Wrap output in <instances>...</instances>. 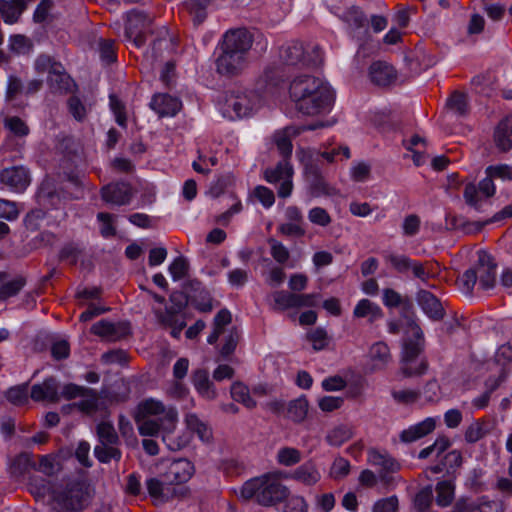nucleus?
<instances>
[{"label": "nucleus", "instance_id": "nucleus-27", "mask_svg": "<svg viewBox=\"0 0 512 512\" xmlns=\"http://www.w3.org/2000/svg\"><path fill=\"white\" fill-rule=\"evenodd\" d=\"M47 82L52 91L59 93L70 92L74 86L72 78L66 73L61 63L53 68L52 74L48 75Z\"/></svg>", "mask_w": 512, "mask_h": 512}, {"label": "nucleus", "instance_id": "nucleus-35", "mask_svg": "<svg viewBox=\"0 0 512 512\" xmlns=\"http://www.w3.org/2000/svg\"><path fill=\"white\" fill-rule=\"evenodd\" d=\"M37 199L43 206L57 208L61 203V194L50 181H44L37 192Z\"/></svg>", "mask_w": 512, "mask_h": 512}, {"label": "nucleus", "instance_id": "nucleus-52", "mask_svg": "<svg viewBox=\"0 0 512 512\" xmlns=\"http://www.w3.org/2000/svg\"><path fill=\"white\" fill-rule=\"evenodd\" d=\"M153 312L158 323L164 328H170L183 321L178 317L179 312L171 310L169 308H166L165 311H162L160 309H154Z\"/></svg>", "mask_w": 512, "mask_h": 512}, {"label": "nucleus", "instance_id": "nucleus-4", "mask_svg": "<svg viewBox=\"0 0 512 512\" xmlns=\"http://www.w3.org/2000/svg\"><path fill=\"white\" fill-rule=\"evenodd\" d=\"M497 263L494 258L486 251L477 252V261L473 267L466 270L457 280L460 289L471 294L477 281L480 288L489 290L496 284Z\"/></svg>", "mask_w": 512, "mask_h": 512}, {"label": "nucleus", "instance_id": "nucleus-63", "mask_svg": "<svg viewBox=\"0 0 512 512\" xmlns=\"http://www.w3.org/2000/svg\"><path fill=\"white\" fill-rule=\"evenodd\" d=\"M399 508L398 497L392 495L376 501L372 507V512H397Z\"/></svg>", "mask_w": 512, "mask_h": 512}, {"label": "nucleus", "instance_id": "nucleus-53", "mask_svg": "<svg viewBox=\"0 0 512 512\" xmlns=\"http://www.w3.org/2000/svg\"><path fill=\"white\" fill-rule=\"evenodd\" d=\"M341 19L355 28H362L367 23L365 14L355 6L348 8L341 16Z\"/></svg>", "mask_w": 512, "mask_h": 512}, {"label": "nucleus", "instance_id": "nucleus-20", "mask_svg": "<svg viewBox=\"0 0 512 512\" xmlns=\"http://www.w3.org/2000/svg\"><path fill=\"white\" fill-rule=\"evenodd\" d=\"M417 303L423 312L432 320L439 321L444 317L445 310L440 300L430 291L419 290L416 296Z\"/></svg>", "mask_w": 512, "mask_h": 512}, {"label": "nucleus", "instance_id": "nucleus-50", "mask_svg": "<svg viewBox=\"0 0 512 512\" xmlns=\"http://www.w3.org/2000/svg\"><path fill=\"white\" fill-rule=\"evenodd\" d=\"M352 437V430L341 425L332 429L326 436L327 442L332 446H341Z\"/></svg>", "mask_w": 512, "mask_h": 512}, {"label": "nucleus", "instance_id": "nucleus-34", "mask_svg": "<svg viewBox=\"0 0 512 512\" xmlns=\"http://www.w3.org/2000/svg\"><path fill=\"white\" fill-rule=\"evenodd\" d=\"M192 382L198 393L208 399L213 400L217 396L216 389L209 379V374L204 369H197L192 374Z\"/></svg>", "mask_w": 512, "mask_h": 512}, {"label": "nucleus", "instance_id": "nucleus-55", "mask_svg": "<svg viewBox=\"0 0 512 512\" xmlns=\"http://www.w3.org/2000/svg\"><path fill=\"white\" fill-rule=\"evenodd\" d=\"M274 300V310H286L290 308H295V300L294 293H289L287 291H276L273 293Z\"/></svg>", "mask_w": 512, "mask_h": 512}, {"label": "nucleus", "instance_id": "nucleus-13", "mask_svg": "<svg viewBox=\"0 0 512 512\" xmlns=\"http://www.w3.org/2000/svg\"><path fill=\"white\" fill-rule=\"evenodd\" d=\"M0 183L13 192L22 193L31 183L30 171L24 166H11L0 171Z\"/></svg>", "mask_w": 512, "mask_h": 512}, {"label": "nucleus", "instance_id": "nucleus-43", "mask_svg": "<svg viewBox=\"0 0 512 512\" xmlns=\"http://www.w3.org/2000/svg\"><path fill=\"white\" fill-rule=\"evenodd\" d=\"M210 0H186L185 6L193 17L195 25H200L206 19V9Z\"/></svg>", "mask_w": 512, "mask_h": 512}, {"label": "nucleus", "instance_id": "nucleus-5", "mask_svg": "<svg viewBox=\"0 0 512 512\" xmlns=\"http://www.w3.org/2000/svg\"><path fill=\"white\" fill-rule=\"evenodd\" d=\"M279 59L284 66L298 70L314 68L323 62L322 51L318 45L305 46L299 41L282 45Z\"/></svg>", "mask_w": 512, "mask_h": 512}, {"label": "nucleus", "instance_id": "nucleus-12", "mask_svg": "<svg viewBox=\"0 0 512 512\" xmlns=\"http://www.w3.org/2000/svg\"><path fill=\"white\" fill-rule=\"evenodd\" d=\"M248 56L227 49H221L216 59V71L227 77L237 76L247 67Z\"/></svg>", "mask_w": 512, "mask_h": 512}, {"label": "nucleus", "instance_id": "nucleus-33", "mask_svg": "<svg viewBox=\"0 0 512 512\" xmlns=\"http://www.w3.org/2000/svg\"><path fill=\"white\" fill-rule=\"evenodd\" d=\"M367 460L372 466L381 467L380 472H397L400 469V464L393 457L375 448L368 450Z\"/></svg>", "mask_w": 512, "mask_h": 512}, {"label": "nucleus", "instance_id": "nucleus-64", "mask_svg": "<svg viewBox=\"0 0 512 512\" xmlns=\"http://www.w3.org/2000/svg\"><path fill=\"white\" fill-rule=\"evenodd\" d=\"M454 512H483L480 498L477 500L458 499L454 505Z\"/></svg>", "mask_w": 512, "mask_h": 512}, {"label": "nucleus", "instance_id": "nucleus-2", "mask_svg": "<svg viewBox=\"0 0 512 512\" xmlns=\"http://www.w3.org/2000/svg\"><path fill=\"white\" fill-rule=\"evenodd\" d=\"M284 473L270 472L246 481L241 488V497L245 500L255 498L262 506H273L283 502L289 496V489L282 484Z\"/></svg>", "mask_w": 512, "mask_h": 512}, {"label": "nucleus", "instance_id": "nucleus-46", "mask_svg": "<svg viewBox=\"0 0 512 512\" xmlns=\"http://www.w3.org/2000/svg\"><path fill=\"white\" fill-rule=\"evenodd\" d=\"M96 434L99 442H105L108 444H120V438L113 424L110 422H100L96 427Z\"/></svg>", "mask_w": 512, "mask_h": 512}, {"label": "nucleus", "instance_id": "nucleus-15", "mask_svg": "<svg viewBox=\"0 0 512 512\" xmlns=\"http://www.w3.org/2000/svg\"><path fill=\"white\" fill-rule=\"evenodd\" d=\"M321 82H323L321 79L309 74L294 77L290 83L289 95L295 106L297 107L300 101L306 99L308 94L321 87Z\"/></svg>", "mask_w": 512, "mask_h": 512}, {"label": "nucleus", "instance_id": "nucleus-18", "mask_svg": "<svg viewBox=\"0 0 512 512\" xmlns=\"http://www.w3.org/2000/svg\"><path fill=\"white\" fill-rule=\"evenodd\" d=\"M305 175L309 185V192L313 197L333 196L337 190L324 179L320 168L314 163L305 165Z\"/></svg>", "mask_w": 512, "mask_h": 512}, {"label": "nucleus", "instance_id": "nucleus-51", "mask_svg": "<svg viewBox=\"0 0 512 512\" xmlns=\"http://www.w3.org/2000/svg\"><path fill=\"white\" fill-rule=\"evenodd\" d=\"M276 459L283 466H293L301 461V452L292 447H283L278 450Z\"/></svg>", "mask_w": 512, "mask_h": 512}, {"label": "nucleus", "instance_id": "nucleus-38", "mask_svg": "<svg viewBox=\"0 0 512 512\" xmlns=\"http://www.w3.org/2000/svg\"><path fill=\"white\" fill-rule=\"evenodd\" d=\"M32 469H36V463L33 460L32 454L23 452L12 461L10 465V474L14 478H21Z\"/></svg>", "mask_w": 512, "mask_h": 512}, {"label": "nucleus", "instance_id": "nucleus-40", "mask_svg": "<svg viewBox=\"0 0 512 512\" xmlns=\"http://www.w3.org/2000/svg\"><path fill=\"white\" fill-rule=\"evenodd\" d=\"M372 370H382L391 360L389 347L384 342H377L370 349Z\"/></svg>", "mask_w": 512, "mask_h": 512}, {"label": "nucleus", "instance_id": "nucleus-10", "mask_svg": "<svg viewBox=\"0 0 512 512\" xmlns=\"http://www.w3.org/2000/svg\"><path fill=\"white\" fill-rule=\"evenodd\" d=\"M88 391L89 392L83 393L79 402L74 403L75 407L87 414H93L99 410L105 409V400H108L110 403H112L125 401L127 398L126 395L118 396L114 393L108 394L105 390H102L101 393H98L96 390L88 388Z\"/></svg>", "mask_w": 512, "mask_h": 512}, {"label": "nucleus", "instance_id": "nucleus-56", "mask_svg": "<svg viewBox=\"0 0 512 512\" xmlns=\"http://www.w3.org/2000/svg\"><path fill=\"white\" fill-rule=\"evenodd\" d=\"M189 263L183 256H179L169 265V273L174 281L185 278L188 274Z\"/></svg>", "mask_w": 512, "mask_h": 512}, {"label": "nucleus", "instance_id": "nucleus-30", "mask_svg": "<svg viewBox=\"0 0 512 512\" xmlns=\"http://www.w3.org/2000/svg\"><path fill=\"white\" fill-rule=\"evenodd\" d=\"M189 288L195 294L190 293L191 304L200 312H210L213 309L212 297L210 293L201 288L199 281L189 282Z\"/></svg>", "mask_w": 512, "mask_h": 512}, {"label": "nucleus", "instance_id": "nucleus-31", "mask_svg": "<svg viewBox=\"0 0 512 512\" xmlns=\"http://www.w3.org/2000/svg\"><path fill=\"white\" fill-rule=\"evenodd\" d=\"M26 8V0H0V15L6 24L16 23Z\"/></svg>", "mask_w": 512, "mask_h": 512}, {"label": "nucleus", "instance_id": "nucleus-16", "mask_svg": "<svg viewBox=\"0 0 512 512\" xmlns=\"http://www.w3.org/2000/svg\"><path fill=\"white\" fill-rule=\"evenodd\" d=\"M151 19L146 13L140 10H131L127 14V22L125 27V34L129 39H132L137 47L144 44L145 39L142 35L143 30L148 28Z\"/></svg>", "mask_w": 512, "mask_h": 512}, {"label": "nucleus", "instance_id": "nucleus-37", "mask_svg": "<svg viewBox=\"0 0 512 512\" xmlns=\"http://www.w3.org/2000/svg\"><path fill=\"white\" fill-rule=\"evenodd\" d=\"M189 430L196 433L202 442L209 443L212 440V429L209 425L200 419L196 414L189 413L185 418Z\"/></svg>", "mask_w": 512, "mask_h": 512}, {"label": "nucleus", "instance_id": "nucleus-32", "mask_svg": "<svg viewBox=\"0 0 512 512\" xmlns=\"http://www.w3.org/2000/svg\"><path fill=\"white\" fill-rule=\"evenodd\" d=\"M512 115L505 117L496 127L494 133V142L496 147L507 152L512 148Z\"/></svg>", "mask_w": 512, "mask_h": 512}, {"label": "nucleus", "instance_id": "nucleus-8", "mask_svg": "<svg viewBox=\"0 0 512 512\" xmlns=\"http://www.w3.org/2000/svg\"><path fill=\"white\" fill-rule=\"evenodd\" d=\"M146 489L155 504H162L174 498L184 497L187 490L173 485L165 474L146 480Z\"/></svg>", "mask_w": 512, "mask_h": 512}, {"label": "nucleus", "instance_id": "nucleus-44", "mask_svg": "<svg viewBox=\"0 0 512 512\" xmlns=\"http://www.w3.org/2000/svg\"><path fill=\"white\" fill-rule=\"evenodd\" d=\"M308 413V401L305 397H299L295 400L290 401L287 414L288 417L294 422L303 421Z\"/></svg>", "mask_w": 512, "mask_h": 512}, {"label": "nucleus", "instance_id": "nucleus-54", "mask_svg": "<svg viewBox=\"0 0 512 512\" xmlns=\"http://www.w3.org/2000/svg\"><path fill=\"white\" fill-rule=\"evenodd\" d=\"M25 279L23 277H17L11 281H8L0 286V300H6L19 293L24 287Z\"/></svg>", "mask_w": 512, "mask_h": 512}, {"label": "nucleus", "instance_id": "nucleus-14", "mask_svg": "<svg viewBox=\"0 0 512 512\" xmlns=\"http://www.w3.org/2000/svg\"><path fill=\"white\" fill-rule=\"evenodd\" d=\"M252 44V34L245 28H237L229 30L224 34L221 49H227L248 56Z\"/></svg>", "mask_w": 512, "mask_h": 512}, {"label": "nucleus", "instance_id": "nucleus-41", "mask_svg": "<svg viewBox=\"0 0 512 512\" xmlns=\"http://www.w3.org/2000/svg\"><path fill=\"white\" fill-rule=\"evenodd\" d=\"M415 339H409L405 342L402 361H414L421 353L424 345L423 333L419 328L414 331Z\"/></svg>", "mask_w": 512, "mask_h": 512}, {"label": "nucleus", "instance_id": "nucleus-61", "mask_svg": "<svg viewBox=\"0 0 512 512\" xmlns=\"http://www.w3.org/2000/svg\"><path fill=\"white\" fill-rule=\"evenodd\" d=\"M268 243L270 245V253L273 259L279 264L286 263L290 257L289 250L281 242L273 238H270Z\"/></svg>", "mask_w": 512, "mask_h": 512}, {"label": "nucleus", "instance_id": "nucleus-29", "mask_svg": "<svg viewBox=\"0 0 512 512\" xmlns=\"http://www.w3.org/2000/svg\"><path fill=\"white\" fill-rule=\"evenodd\" d=\"M300 130V128L295 126H287L284 129L275 132L274 141L280 154L283 156V159L288 160L291 156L293 148L291 139L299 135Z\"/></svg>", "mask_w": 512, "mask_h": 512}, {"label": "nucleus", "instance_id": "nucleus-59", "mask_svg": "<svg viewBox=\"0 0 512 512\" xmlns=\"http://www.w3.org/2000/svg\"><path fill=\"white\" fill-rule=\"evenodd\" d=\"M350 472V463L343 457H337L330 468L329 476L335 480L345 478Z\"/></svg>", "mask_w": 512, "mask_h": 512}, {"label": "nucleus", "instance_id": "nucleus-3", "mask_svg": "<svg viewBox=\"0 0 512 512\" xmlns=\"http://www.w3.org/2000/svg\"><path fill=\"white\" fill-rule=\"evenodd\" d=\"M93 497V487L83 478L70 479L63 487L51 491L56 512H82L90 506Z\"/></svg>", "mask_w": 512, "mask_h": 512}, {"label": "nucleus", "instance_id": "nucleus-48", "mask_svg": "<svg viewBox=\"0 0 512 512\" xmlns=\"http://www.w3.org/2000/svg\"><path fill=\"white\" fill-rule=\"evenodd\" d=\"M232 398L242 403L245 407L252 409L256 406V402L251 398L249 389L243 383L235 382L231 386Z\"/></svg>", "mask_w": 512, "mask_h": 512}, {"label": "nucleus", "instance_id": "nucleus-1", "mask_svg": "<svg viewBox=\"0 0 512 512\" xmlns=\"http://www.w3.org/2000/svg\"><path fill=\"white\" fill-rule=\"evenodd\" d=\"M178 413L173 407H166L161 401L147 399L139 404L136 423L140 435H162V441L170 451L185 448L190 438L186 433L175 435Z\"/></svg>", "mask_w": 512, "mask_h": 512}, {"label": "nucleus", "instance_id": "nucleus-9", "mask_svg": "<svg viewBox=\"0 0 512 512\" xmlns=\"http://www.w3.org/2000/svg\"><path fill=\"white\" fill-rule=\"evenodd\" d=\"M306 99L300 101L296 109L306 115H315L328 110L333 101L334 93L330 86L326 83L321 82V87L308 94Z\"/></svg>", "mask_w": 512, "mask_h": 512}, {"label": "nucleus", "instance_id": "nucleus-23", "mask_svg": "<svg viewBox=\"0 0 512 512\" xmlns=\"http://www.w3.org/2000/svg\"><path fill=\"white\" fill-rule=\"evenodd\" d=\"M305 486H314L321 480V473L313 461H307L298 466L291 474L286 475Z\"/></svg>", "mask_w": 512, "mask_h": 512}, {"label": "nucleus", "instance_id": "nucleus-11", "mask_svg": "<svg viewBox=\"0 0 512 512\" xmlns=\"http://www.w3.org/2000/svg\"><path fill=\"white\" fill-rule=\"evenodd\" d=\"M293 168L288 160L283 159L276 167L268 168L264 172L265 179L270 183L281 182L278 188V196L286 198L291 195Z\"/></svg>", "mask_w": 512, "mask_h": 512}, {"label": "nucleus", "instance_id": "nucleus-6", "mask_svg": "<svg viewBox=\"0 0 512 512\" xmlns=\"http://www.w3.org/2000/svg\"><path fill=\"white\" fill-rule=\"evenodd\" d=\"M259 104V96L253 91L233 89L226 93L223 114L230 119L251 115Z\"/></svg>", "mask_w": 512, "mask_h": 512}, {"label": "nucleus", "instance_id": "nucleus-28", "mask_svg": "<svg viewBox=\"0 0 512 512\" xmlns=\"http://www.w3.org/2000/svg\"><path fill=\"white\" fill-rule=\"evenodd\" d=\"M435 427V420L433 418H426L425 420L403 430L400 434V439L405 443L414 442L431 433Z\"/></svg>", "mask_w": 512, "mask_h": 512}, {"label": "nucleus", "instance_id": "nucleus-49", "mask_svg": "<svg viewBox=\"0 0 512 512\" xmlns=\"http://www.w3.org/2000/svg\"><path fill=\"white\" fill-rule=\"evenodd\" d=\"M5 396L13 405H24L28 402V383L10 387Z\"/></svg>", "mask_w": 512, "mask_h": 512}, {"label": "nucleus", "instance_id": "nucleus-36", "mask_svg": "<svg viewBox=\"0 0 512 512\" xmlns=\"http://www.w3.org/2000/svg\"><path fill=\"white\" fill-rule=\"evenodd\" d=\"M463 198L465 203L477 212H483L485 205L489 203L474 183L465 185Z\"/></svg>", "mask_w": 512, "mask_h": 512}, {"label": "nucleus", "instance_id": "nucleus-26", "mask_svg": "<svg viewBox=\"0 0 512 512\" xmlns=\"http://www.w3.org/2000/svg\"><path fill=\"white\" fill-rule=\"evenodd\" d=\"M175 49V44L170 37H162L155 40L145 55L144 63L148 66H153L154 62L162 60L165 53H171Z\"/></svg>", "mask_w": 512, "mask_h": 512}, {"label": "nucleus", "instance_id": "nucleus-21", "mask_svg": "<svg viewBox=\"0 0 512 512\" xmlns=\"http://www.w3.org/2000/svg\"><path fill=\"white\" fill-rule=\"evenodd\" d=\"M369 76L375 85L386 87L396 81L397 72L394 67L387 62L376 61L369 67Z\"/></svg>", "mask_w": 512, "mask_h": 512}, {"label": "nucleus", "instance_id": "nucleus-39", "mask_svg": "<svg viewBox=\"0 0 512 512\" xmlns=\"http://www.w3.org/2000/svg\"><path fill=\"white\" fill-rule=\"evenodd\" d=\"M354 317L368 318L370 323L382 318L383 312L381 308L369 299L360 300L354 308Z\"/></svg>", "mask_w": 512, "mask_h": 512}, {"label": "nucleus", "instance_id": "nucleus-7", "mask_svg": "<svg viewBox=\"0 0 512 512\" xmlns=\"http://www.w3.org/2000/svg\"><path fill=\"white\" fill-rule=\"evenodd\" d=\"M384 259L397 273L407 274L411 272L414 278L423 283H427L430 278L437 274L434 264L429 261L420 262L411 259L407 255L397 253H385Z\"/></svg>", "mask_w": 512, "mask_h": 512}, {"label": "nucleus", "instance_id": "nucleus-17", "mask_svg": "<svg viewBox=\"0 0 512 512\" xmlns=\"http://www.w3.org/2000/svg\"><path fill=\"white\" fill-rule=\"evenodd\" d=\"M100 193L104 202L122 206L130 203L133 189L127 182H113L103 186Z\"/></svg>", "mask_w": 512, "mask_h": 512}, {"label": "nucleus", "instance_id": "nucleus-25", "mask_svg": "<svg viewBox=\"0 0 512 512\" xmlns=\"http://www.w3.org/2000/svg\"><path fill=\"white\" fill-rule=\"evenodd\" d=\"M150 107L160 116H175L181 109V101L168 94H156L151 100Z\"/></svg>", "mask_w": 512, "mask_h": 512}, {"label": "nucleus", "instance_id": "nucleus-42", "mask_svg": "<svg viewBox=\"0 0 512 512\" xmlns=\"http://www.w3.org/2000/svg\"><path fill=\"white\" fill-rule=\"evenodd\" d=\"M490 433V428L484 418L473 421L465 430L464 438L469 444H474Z\"/></svg>", "mask_w": 512, "mask_h": 512}, {"label": "nucleus", "instance_id": "nucleus-62", "mask_svg": "<svg viewBox=\"0 0 512 512\" xmlns=\"http://www.w3.org/2000/svg\"><path fill=\"white\" fill-rule=\"evenodd\" d=\"M308 219L312 224L321 227L328 226L332 221L331 216L327 210L322 207H314L310 209L308 212Z\"/></svg>", "mask_w": 512, "mask_h": 512}, {"label": "nucleus", "instance_id": "nucleus-22", "mask_svg": "<svg viewBox=\"0 0 512 512\" xmlns=\"http://www.w3.org/2000/svg\"><path fill=\"white\" fill-rule=\"evenodd\" d=\"M60 386L54 377L46 378L42 383L35 384L31 388V398L34 401H59Z\"/></svg>", "mask_w": 512, "mask_h": 512}, {"label": "nucleus", "instance_id": "nucleus-58", "mask_svg": "<svg viewBox=\"0 0 512 512\" xmlns=\"http://www.w3.org/2000/svg\"><path fill=\"white\" fill-rule=\"evenodd\" d=\"M189 283L184 286L185 292L182 291H174L170 294V301L172 306L168 307L171 310L181 312L187 305L188 301H190V291Z\"/></svg>", "mask_w": 512, "mask_h": 512}, {"label": "nucleus", "instance_id": "nucleus-57", "mask_svg": "<svg viewBox=\"0 0 512 512\" xmlns=\"http://www.w3.org/2000/svg\"><path fill=\"white\" fill-rule=\"evenodd\" d=\"M94 456L101 463H109L111 460L119 462L122 457V452L119 448L106 449L102 446H95Z\"/></svg>", "mask_w": 512, "mask_h": 512}, {"label": "nucleus", "instance_id": "nucleus-45", "mask_svg": "<svg viewBox=\"0 0 512 512\" xmlns=\"http://www.w3.org/2000/svg\"><path fill=\"white\" fill-rule=\"evenodd\" d=\"M446 107L458 116L466 115L469 110L467 95L458 91L453 92L446 102Z\"/></svg>", "mask_w": 512, "mask_h": 512}, {"label": "nucleus", "instance_id": "nucleus-24", "mask_svg": "<svg viewBox=\"0 0 512 512\" xmlns=\"http://www.w3.org/2000/svg\"><path fill=\"white\" fill-rule=\"evenodd\" d=\"M194 473L193 464L187 459H178L173 461L165 475L173 485L181 486L182 483L188 481Z\"/></svg>", "mask_w": 512, "mask_h": 512}, {"label": "nucleus", "instance_id": "nucleus-60", "mask_svg": "<svg viewBox=\"0 0 512 512\" xmlns=\"http://www.w3.org/2000/svg\"><path fill=\"white\" fill-rule=\"evenodd\" d=\"M20 94H24L23 81L16 75H9L7 80L6 100L13 101Z\"/></svg>", "mask_w": 512, "mask_h": 512}, {"label": "nucleus", "instance_id": "nucleus-19", "mask_svg": "<svg viewBox=\"0 0 512 512\" xmlns=\"http://www.w3.org/2000/svg\"><path fill=\"white\" fill-rule=\"evenodd\" d=\"M91 332L109 341H117L130 333V326L126 322L100 320L92 325Z\"/></svg>", "mask_w": 512, "mask_h": 512}, {"label": "nucleus", "instance_id": "nucleus-47", "mask_svg": "<svg viewBox=\"0 0 512 512\" xmlns=\"http://www.w3.org/2000/svg\"><path fill=\"white\" fill-rule=\"evenodd\" d=\"M436 503L441 507L450 505L454 499V486L450 481H441L436 485Z\"/></svg>", "mask_w": 512, "mask_h": 512}]
</instances>
